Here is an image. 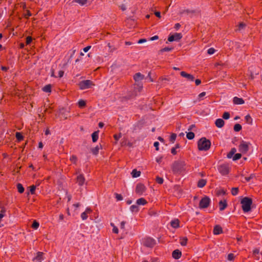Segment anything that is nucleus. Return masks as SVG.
I'll list each match as a JSON object with an SVG mask.
<instances>
[{"instance_id": "50", "label": "nucleus", "mask_w": 262, "mask_h": 262, "mask_svg": "<svg viewBox=\"0 0 262 262\" xmlns=\"http://www.w3.org/2000/svg\"><path fill=\"white\" fill-rule=\"evenodd\" d=\"M224 119H228L230 118V114L228 112H225L223 115Z\"/></svg>"}, {"instance_id": "29", "label": "nucleus", "mask_w": 262, "mask_h": 262, "mask_svg": "<svg viewBox=\"0 0 262 262\" xmlns=\"http://www.w3.org/2000/svg\"><path fill=\"white\" fill-rule=\"evenodd\" d=\"M187 240L188 239L186 237H183L180 238V244L183 246H186L187 245Z\"/></svg>"}, {"instance_id": "62", "label": "nucleus", "mask_w": 262, "mask_h": 262, "mask_svg": "<svg viewBox=\"0 0 262 262\" xmlns=\"http://www.w3.org/2000/svg\"><path fill=\"white\" fill-rule=\"evenodd\" d=\"M206 95V92H202L201 93H200L199 95V97L200 98H202L204 96H205Z\"/></svg>"}, {"instance_id": "57", "label": "nucleus", "mask_w": 262, "mask_h": 262, "mask_svg": "<svg viewBox=\"0 0 262 262\" xmlns=\"http://www.w3.org/2000/svg\"><path fill=\"white\" fill-rule=\"evenodd\" d=\"M121 137V134H119V135H114V138L116 140V141H118V140Z\"/></svg>"}, {"instance_id": "7", "label": "nucleus", "mask_w": 262, "mask_h": 262, "mask_svg": "<svg viewBox=\"0 0 262 262\" xmlns=\"http://www.w3.org/2000/svg\"><path fill=\"white\" fill-rule=\"evenodd\" d=\"M219 172L222 175H227L229 172V167L227 164H222L218 167Z\"/></svg>"}, {"instance_id": "44", "label": "nucleus", "mask_w": 262, "mask_h": 262, "mask_svg": "<svg viewBox=\"0 0 262 262\" xmlns=\"http://www.w3.org/2000/svg\"><path fill=\"white\" fill-rule=\"evenodd\" d=\"M176 137L177 135L176 134L173 133L171 135L169 140L171 142L173 143L176 140Z\"/></svg>"}, {"instance_id": "35", "label": "nucleus", "mask_w": 262, "mask_h": 262, "mask_svg": "<svg viewBox=\"0 0 262 262\" xmlns=\"http://www.w3.org/2000/svg\"><path fill=\"white\" fill-rule=\"evenodd\" d=\"M242 125L239 124H236L234 126V130L235 132H239L242 129Z\"/></svg>"}, {"instance_id": "46", "label": "nucleus", "mask_w": 262, "mask_h": 262, "mask_svg": "<svg viewBox=\"0 0 262 262\" xmlns=\"http://www.w3.org/2000/svg\"><path fill=\"white\" fill-rule=\"evenodd\" d=\"M242 157V155L241 154H236L233 157V160L236 161Z\"/></svg>"}, {"instance_id": "5", "label": "nucleus", "mask_w": 262, "mask_h": 262, "mask_svg": "<svg viewBox=\"0 0 262 262\" xmlns=\"http://www.w3.org/2000/svg\"><path fill=\"white\" fill-rule=\"evenodd\" d=\"M210 203V199L207 197H204L201 199L199 204V207L200 208H206L208 207Z\"/></svg>"}, {"instance_id": "27", "label": "nucleus", "mask_w": 262, "mask_h": 262, "mask_svg": "<svg viewBox=\"0 0 262 262\" xmlns=\"http://www.w3.org/2000/svg\"><path fill=\"white\" fill-rule=\"evenodd\" d=\"M130 210L132 212H137L139 211V207L138 205H133L130 207Z\"/></svg>"}, {"instance_id": "6", "label": "nucleus", "mask_w": 262, "mask_h": 262, "mask_svg": "<svg viewBox=\"0 0 262 262\" xmlns=\"http://www.w3.org/2000/svg\"><path fill=\"white\" fill-rule=\"evenodd\" d=\"M143 245L149 248L153 247L156 244V241L154 239L150 237L145 238L143 241Z\"/></svg>"}, {"instance_id": "8", "label": "nucleus", "mask_w": 262, "mask_h": 262, "mask_svg": "<svg viewBox=\"0 0 262 262\" xmlns=\"http://www.w3.org/2000/svg\"><path fill=\"white\" fill-rule=\"evenodd\" d=\"M182 38V35L181 33H176L173 35H169L168 40L169 42L173 41H178Z\"/></svg>"}, {"instance_id": "25", "label": "nucleus", "mask_w": 262, "mask_h": 262, "mask_svg": "<svg viewBox=\"0 0 262 262\" xmlns=\"http://www.w3.org/2000/svg\"><path fill=\"white\" fill-rule=\"evenodd\" d=\"M88 2L89 0H73L72 2L78 3L81 6H83L86 5Z\"/></svg>"}, {"instance_id": "1", "label": "nucleus", "mask_w": 262, "mask_h": 262, "mask_svg": "<svg viewBox=\"0 0 262 262\" xmlns=\"http://www.w3.org/2000/svg\"><path fill=\"white\" fill-rule=\"evenodd\" d=\"M211 141L205 137H202L198 141V148L200 151H207L211 146Z\"/></svg>"}, {"instance_id": "39", "label": "nucleus", "mask_w": 262, "mask_h": 262, "mask_svg": "<svg viewBox=\"0 0 262 262\" xmlns=\"http://www.w3.org/2000/svg\"><path fill=\"white\" fill-rule=\"evenodd\" d=\"M238 192V188L237 187H233L231 189V193L233 195H236Z\"/></svg>"}, {"instance_id": "23", "label": "nucleus", "mask_w": 262, "mask_h": 262, "mask_svg": "<svg viewBox=\"0 0 262 262\" xmlns=\"http://www.w3.org/2000/svg\"><path fill=\"white\" fill-rule=\"evenodd\" d=\"M206 180L205 179H201L198 181V187L199 188H203L206 184Z\"/></svg>"}, {"instance_id": "30", "label": "nucleus", "mask_w": 262, "mask_h": 262, "mask_svg": "<svg viewBox=\"0 0 262 262\" xmlns=\"http://www.w3.org/2000/svg\"><path fill=\"white\" fill-rule=\"evenodd\" d=\"M42 91L45 92L49 93L51 91V86L50 84L46 85L42 88Z\"/></svg>"}, {"instance_id": "58", "label": "nucleus", "mask_w": 262, "mask_h": 262, "mask_svg": "<svg viewBox=\"0 0 262 262\" xmlns=\"http://www.w3.org/2000/svg\"><path fill=\"white\" fill-rule=\"evenodd\" d=\"M245 26H246L245 24H244L243 23H240L239 26H238L239 30H241V29H242L244 28L245 27Z\"/></svg>"}, {"instance_id": "41", "label": "nucleus", "mask_w": 262, "mask_h": 262, "mask_svg": "<svg viewBox=\"0 0 262 262\" xmlns=\"http://www.w3.org/2000/svg\"><path fill=\"white\" fill-rule=\"evenodd\" d=\"M36 188V185H32L30 187V192L31 194H34L35 193V189Z\"/></svg>"}, {"instance_id": "61", "label": "nucleus", "mask_w": 262, "mask_h": 262, "mask_svg": "<svg viewBox=\"0 0 262 262\" xmlns=\"http://www.w3.org/2000/svg\"><path fill=\"white\" fill-rule=\"evenodd\" d=\"M180 27H181V25L180 24H179V23H177V24H175L174 28L175 29L178 30L179 29Z\"/></svg>"}, {"instance_id": "59", "label": "nucleus", "mask_w": 262, "mask_h": 262, "mask_svg": "<svg viewBox=\"0 0 262 262\" xmlns=\"http://www.w3.org/2000/svg\"><path fill=\"white\" fill-rule=\"evenodd\" d=\"M125 224L126 222L125 221L121 222V223H120V228L123 229H124Z\"/></svg>"}, {"instance_id": "64", "label": "nucleus", "mask_w": 262, "mask_h": 262, "mask_svg": "<svg viewBox=\"0 0 262 262\" xmlns=\"http://www.w3.org/2000/svg\"><path fill=\"white\" fill-rule=\"evenodd\" d=\"M63 74H64V72L63 71H61V70L59 71L58 72V77L60 78L62 77L63 75Z\"/></svg>"}, {"instance_id": "42", "label": "nucleus", "mask_w": 262, "mask_h": 262, "mask_svg": "<svg viewBox=\"0 0 262 262\" xmlns=\"http://www.w3.org/2000/svg\"><path fill=\"white\" fill-rule=\"evenodd\" d=\"M70 161L74 163V164H76V162H77V157L75 155H72L70 158Z\"/></svg>"}, {"instance_id": "16", "label": "nucleus", "mask_w": 262, "mask_h": 262, "mask_svg": "<svg viewBox=\"0 0 262 262\" xmlns=\"http://www.w3.org/2000/svg\"><path fill=\"white\" fill-rule=\"evenodd\" d=\"M223 230L222 227L219 225H216L214 226L213 229V234L215 235H218L222 233Z\"/></svg>"}, {"instance_id": "20", "label": "nucleus", "mask_w": 262, "mask_h": 262, "mask_svg": "<svg viewBox=\"0 0 262 262\" xmlns=\"http://www.w3.org/2000/svg\"><path fill=\"white\" fill-rule=\"evenodd\" d=\"M144 77L143 75L141 74L140 73H137L134 75V79L136 81H139L143 79Z\"/></svg>"}, {"instance_id": "45", "label": "nucleus", "mask_w": 262, "mask_h": 262, "mask_svg": "<svg viewBox=\"0 0 262 262\" xmlns=\"http://www.w3.org/2000/svg\"><path fill=\"white\" fill-rule=\"evenodd\" d=\"M245 119L247 122L251 124L252 122V119L249 115L246 116Z\"/></svg>"}, {"instance_id": "12", "label": "nucleus", "mask_w": 262, "mask_h": 262, "mask_svg": "<svg viewBox=\"0 0 262 262\" xmlns=\"http://www.w3.org/2000/svg\"><path fill=\"white\" fill-rule=\"evenodd\" d=\"M76 182L79 186H82L85 182V178L83 174H79L77 177Z\"/></svg>"}, {"instance_id": "36", "label": "nucleus", "mask_w": 262, "mask_h": 262, "mask_svg": "<svg viewBox=\"0 0 262 262\" xmlns=\"http://www.w3.org/2000/svg\"><path fill=\"white\" fill-rule=\"evenodd\" d=\"M111 226L113 227V232L114 233L118 234L119 232L118 228L113 223H111Z\"/></svg>"}, {"instance_id": "55", "label": "nucleus", "mask_w": 262, "mask_h": 262, "mask_svg": "<svg viewBox=\"0 0 262 262\" xmlns=\"http://www.w3.org/2000/svg\"><path fill=\"white\" fill-rule=\"evenodd\" d=\"M214 52H215V50L212 48H209L207 51V53L210 55H212V54H214Z\"/></svg>"}, {"instance_id": "22", "label": "nucleus", "mask_w": 262, "mask_h": 262, "mask_svg": "<svg viewBox=\"0 0 262 262\" xmlns=\"http://www.w3.org/2000/svg\"><path fill=\"white\" fill-rule=\"evenodd\" d=\"M99 130L94 132L92 134V141L93 142H96L98 139Z\"/></svg>"}, {"instance_id": "9", "label": "nucleus", "mask_w": 262, "mask_h": 262, "mask_svg": "<svg viewBox=\"0 0 262 262\" xmlns=\"http://www.w3.org/2000/svg\"><path fill=\"white\" fill-rule=\"evenodd\" d=\"M145 186L141 183L138 184L136 187L135 192L137 194L141 195L145 191Z\"/></svg>"}, {"instance_id": "56", "label": "nucleus", "mask_w": 262, "mask_h": 262, "mask_svg": "<svg viewBox=\"0 0 262 262\" xmlns=\"http://www.w3.org/2000/svg\"><path fill=\"white\" fill-rule=\"evenodd\" d=\"M254 177V175L253 174H251L250 177H245V180L247 182L250 181V180L252 179H253Z\"/></svg>"}, {"instance_id": "21", "label": "nucleus", "mask_w": 262, "mask_h": 262, "mask_svg": "<svg viewBox=\"0 0 262 262\" xmlns=\"http://www.w3.org/2000/svg\"><path fill=\"white\" fill-rule=\"evenodd\" d=\"M171 226L174 228H177L179 227V221L178 219L172 220L170 222Z\"/></svg>"}, {"instance_id": "34", "label": "nucleus", "mask_w": 262, "mask_h": 262, "mask_svg": "<svg viewBox=\"0 0 262 262\" xmlns=\"http://www.w3.org/2000/svg\"><path fill=\"white\" fill-rule=\"evenodd\" d=\"M235 152L236 149L235 148H232L228 154L227 157L228 158H231Z\"/></svg>"}, {"instance_id": "19", "label": "nucleus", "mask_w": 262, "mask_h": 262, "mask_svg": "<svg viewBox=\"0 0 262 262\" xmlns=\"http://www.w3.org/2000/svg\"><path fill=\"white\" fill-rule=\"evenodd\" d=\"M215 124L217 127L221 128L224 125L225 122L222 119H217L216 120Z\"/></svg>"}, {"instance_id": "63", "label": "nucleus", "mask_w": 262, "mask_h": 262, "mask_svg": "<svg viewBox=\"0 0 262 262\" xmlns=\"http://www.w3.org/2000/svg\"><path fill=\"white\" fill-rule=\"evenodd\" d=\"M91 48V46H88L86 47H85L84 48H83V51L84 52H87Z\"/></svg>"}, {"instance_id": "51", "label": "nucleus", "mask_w": 262, "mask_h": 262, "mask_svg": "<svg viewBox=\"0 0 262 262\" xmlns=\"http://www.w3.org/2000/svg\"><path fill=\"white\" fill-rule=\"evenodd\" d=\"M172 49V48H171L165 47V48L162 49L160 50V51L161 52H169V51H170Z\"/></svg>"}, {"instance_id": "14", "label": "nucleus", "mask_w": 262, "mask_h": 262, "mask_svg": "<svg viewBox=\"0 0 262 262\" xmlns=\"http://www.w3.org/2000/svg\"><path fill=\"white\" fill-rule=\"evenodd\" d=\"M181 255H182V253L178 249H176V250H174L172 253V256L173 258H174V259H179L181 257Z\"/></svg>"}, {"instance_id": "18", "label": "nucleus", "mask_w": 262, "mask_h": 262, "mask_svg": "<svg viewBox=\"0 0 262 262\" xmlns=\"http://www.w3.org/2000/svg\"><path fill=\"white\" fill-rule=\"evenodd\" d=\"M219 205L221 211L224 210L227 207V203L226 200L220 201Z\"/></svg>"}, {"instance_id": "11", "label": "nucleus", "mask_w": 262, "mask_h": 262, "mask_svg": "<svg viewBox=\"0 0 262 262\" xmlns=\"http://www.w3.org/2000/svg\"><path fill=\"white\" fill-rule=\"evenodd\" d=\"M92 212V210H91V209L90 208H89V207L86 208L85 211L82 212L81 214V217L82 220H86L88 217V214H90Z\"/></svg>"}, {"instance_id": "32", "label": "nucleus", "mask_w": 262, "mask_h": 262, "mask_svg": "<svg viewBox=\"0 0 262 262\" xmlns=\"http://www.w3.org/2000/svg\"><path fill=\"white\" fill-rule=\"evenodd\" d=\"M15 137L17 140L19 141H20L23 140V136L19 132H16L15 134Z\"/></svg>"}, {"instance_id": "53", "label": "nucleus", "mask_w": 262, "mask_h": 262, "mask_svg": "<svg viewBox=\"0 0 262 262\" xmlns=\"http://www.w3.org/2000/svg\"><path fill=\"white\" fill-rule=\"evenodd\" d=\"M115 196L117 201H121L123 199V197L120 194L115 193Z\"/></svg>"}, {"instance_id": "26", "label": "nucleus", "mask_w": 262, "mask_h": 262, "mask_svg": "<svg viewBox=\"0 0 262 262\" xmlns=\"http://www.w3.org/2000/svg\"><path fill=\"white\" fill-rule=\"evenodd\" d=\"M131 174L133 178H137L140 176L141 172L135 169L133 170Z\"/></svg>"}, {"instance_id": "10", "label": "nucleus", "mask_w": 262, "mask_h": 262, "mask_svg": "<svg viewBox=\"0 0 262 262\" xmlns=\"http://www.w3.org/2000/svg\"><path fill=\"white\" fill-rule=\"evenodd\" d=\"M248 150L249 144L246 142L242 141L239 145V150L243 153H246Z\"/></svg>"}, {"instance_id": "28", "label": "nucleus", "mask_w": 262, "mask_h": 262, "mask_svg": "<svg viewBox=\"0 0 262 262\" xmlns=\"http://www.w3.org/2000/svg\"><path fill=\"white\" fill-rule=\"evenodd\" d=\"M100 147H101V145L99 146V145H97L94 148H93L92 149H91V151L95 155H97L98 152H99V150L100 148Z\"/></svg>"}, {"instance_id": "17", "label": "nucleus", "mask_w": 262, "mask_h": 262, "mask_svg": "<svg viewBox=\"0 0 262 262\" xmlns=\"http://www.w3.org/2000/svg\"><path fill=\"white\" fill-rule=\"evenodd\" d=\"M233 102L235 104H243L244 103V100L243 98L234 97L233 99Z\"/></svg>"}, {"instance_id": "13", "label": "nucleus", "mask_w": 262, "mask_h": 262, "mask_svg": "<svg viewBox=\"0 0 262 262\" xmlns=\"http://www.w3.org/2000/svg\"><path fill=\"white\" fill-rule=\"evenodd\" d=\"M180 75L182 77H185L188 80H190V81H192L194 79V77H193V75H192L191 74H187L185 72H184V71L181 72V73H180Z\"/></svg>"}, {"instance_id": "52", "label": "nucleus", "mask_w": 262, "mask_h": 262, "mask_svg": "<svg viewBox=\"0 0 262 262\" xmlns=\"http://www.w3.org/2000/svg\"><path fill=\"white\" fill-rule=\"evenodd\" d=\"M32 15L31 13L29 10H27L26 13L24 14V17L26 18H28Z\"/></svg>"}, {"instance_id": "37", "label": "nucleus", "mask_w": 262, "mask_h": 262, "mask_svg": "<svg viewBox=\"0 0 262 262\" xmlns=\"http://www.w3.org/2000/svg\"><path fill=\"white\" fill-rule=\"evenodd\" d=\"M259 253V250L258 249H255L253 250V254L254 255V256L255 257V258L257 259H259V256H257V255H258Z\"/></svg>"}, {"instance_id": "15", "label": "nucleus", "mask_w": 262, "mask_h": 262, "mask_svg": "<svg viewBox=\"0 0 262 262\" xmlns=\"http://www.w3.org/2000/svg\"><path fill=\"white\" fill-rule=\"evenodd\" d=\"M43 260V253L38 252L37 253L36 256L33 258V261L37 262H41Z\"/></svg>"}, {"instance_id": "31", "label": "nucleus", "mask_w": 262, "mask_h": 262, "mask_svg": "<svg viewBox=\"0 0 262 262\" xmlns=\"http://www.w3.org/2000/svg\"><path fill=\"white\" fill-rule=\"evenodd\" d=\"M17 189L18 191L20 193H23L24 191V188L23 186L20 183L17 184Z\"/></svg>"}, {"instance_id": "54", "label": "nucleus", "mask_w": 262, "mask_h": 262, "mask_svg": "<svg viewBox=\"0 0 262 262\" xmlns=\"http://www.w3.org/2000/svg\"><path fill=\"white\" fill-rule=\"evenodd\" d=\"M32 41V38L31 36H28L26 38V44L29 45Z\"/></svg>"}, {"instance_id": "40", "label": "nucleus", "mask_w": 262, "mask_h": 262, "mask_svg": "<svg viewBox=\"0 0 262 262\" xmlns=\"http://www.w3.org/2000/svg\"><path fill=\"white\" fill-rule=\"evenodd\" d=\"M39 226V224L36 221H34L32 225V227L34 229H37Z\"/></svg>"}, {"instance_id": "43", "label": "nucleus", "mask_w": 262, "mask_h": 262, "mask_svg": "<svg viewBox=\"0 0 262 262\" xmlns=\"http://www.w3.org/2000/svg\"><path fill=\"white\" fill-rule=\"evenodd\" d=\"M156 181L157 183L159 184H162L163 183L164 180L162 178L157 177L156 179Z\"/></svg>"}, {"instance_id": "4", "label": "nucleus", "mask_w": 262, "mask_h": 262, "mask_svg": "<svg viewBox=\"0 0 262 262\" xmlns=\"http://www.w3.org/2000/svg\"><path fill=\"white\" fill-rule=\"evenodd\" d=\"M78 85L79 86L80 89L81 90H85L87 89L90 88L92 85H94L93 82L90 80H82L80 81Z\"/></svg>"}, {"instance_id": "48", "label": "nucleus", "mask_w": 262, "mask_h": 262, "mask_svg": "<svg viewBox=\"0 0 262 262\" xmlns=\"http://www.w3.org/2000/svg\"><path fill=\"white\" fill-rule=\"evenodd\" d=\"M235 258L234 255L233 253H230L228 255L227 259L230 261H232Z\"/></svg>"}, {"instance_id": "2", "label": "nucleus", "mask_w": 262, "mask_h": 262, "mask_svg": "<svg viewBox=\"0 0 262 262\" xmlns=\"http://www.w3.org/2000/svg\"><path fill=\"white\" fill-rule=\"evenodd\" d=\"M241 203L242 204V209L244 212H248L251 210V206L252 204L251 199L245 197L242 200Z\"/></svg>"}, {"instance_id": "38", "label": "nucleus", "mask_w": 262, "mask_h": 262, "mask_svg": "<svg viewBox=\"0 0 262 262\" xmlns=\"http://www.w3.org/2000/svg\"><path fill=\"white\" fill-rule=\"evenodd\" d=\"M180 147L179 144H177L174 147H173L171 149V152L173 155H176L177 153V151H176L177 148H179Z\"/></svg>"}, {"instance_id": "60", "label": "nucleus", "mask_w": 262, "mask_h": 262, "mask_svg": "<svg viewBox=\"0 0 262 262\" xmlns=\"http://www.w3.org/2000/svg\"><path fill=\"white\" fill-rule=\"evenodd\" d=\"M159 143L158 142H155L154 144V146L156 147V150H159Z\"/></svg>"}, {"instance_id": "33", "label": "nucleus", "mask_w": 262, "mask_h": 262, "mask_svg": "<svg viewBox=\"0 0 262 262\" xmlns=\"http://www.w3.org/2000/svg\"><path fill=\"white\" fill-rule=\"evenodd\" d=\"M186 137L189 140H192L194 138V134L193 132H188L187 133Z\"/></svg>"}, {"instance_id": "49", "label": "nucleus", "mask_w": 262, "mask_h": 262, "mask_svg": "<svg viewBox=\"0 0 262 262\" xmlns=\"http://www.w3.org/2000/svg\"><path fill=\"white\" fill-rule=\"evenodd\" d=\"M6 210L4 208H2L0 212V219L3 218L5 216Z\"/></svg>"}, {"instance_id": "24", "label": "nucleus", "mask_w": 262, "mask_h": 262, "mask_svg": "<svg viewBox=\"0 0 262 262\" xmlns=\"http://www.w3.org/2000/svg\"><path fill=\"white\" fill-rule=\"evenodd\" d=\"M136 203L138 205H144L147 203V201L144 198H140L136 201Z\"/></svg>"}, {"instance_id": "47", "label": "nucleus", "mask_w": 262, "mask_h": 262, "mask_svg": "<svg viewBox=\"0 0 262 262\" xmlns=\"http://www.w3.org/2000/svg\"><path fill=\"white\" fill-rule=\"evenodd\" d=\"M78 105H79V107H83L85 106L86 103H85V101H84L83 100H80L78 102Z\"/></svg>"}, {"instance_id": "3", "label": "nucleus", "mask_w": 262, "mask_h": 262, "mask_svg": "<svg viewBox=\"0 0 262 262\" xmlns=\"http://www.w3.org/2000/svg\"><path fill=\"white\" fill-rule=\"evenodd\" d=\"M186 164L184 161H178L173 163L172 166V169L173 172H178L181 171L184 169Z\"/></svg>"}]
</instances>
